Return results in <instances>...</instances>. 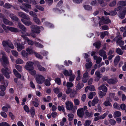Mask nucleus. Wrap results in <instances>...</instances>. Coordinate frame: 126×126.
I'll use <instances>...</instances> for the list:
<instances>
[{"instance_id":"f257e3e1","label":"nucleus","mask_w":126,"mask_h":126,"mask_svg":"<svg viewBox=\"0 0 126 126\" xmlns=\"http://www.w3.org/2000/svg\"><path fill=\"white\" fill-rule=\"evenodd\" d=\"M1 53L2 56L1 58H0V61L2 65L4 68H5L6 64H8L9 63L8 57L3 51H1Z\"/></svg>"},{"instance_id":"f03ea898","label":"nucleus","mask_w":126,"mask_h":126,"mask_svg":"<svg viewBox=\"0 0 126 126\" xmlns=\"http://www.w3.org/2000/svg\"><path fill=\"white\" fill-rule=\"evenodd\" d=\"M19 7L21 9L27 13L29 12V9H32L31 5L24 3H22V5H20Z\"/></svg>"},{"instance_id":"7ed1b4c3","label":"nucleus","mask_w":126,"mask_h":126,"mask_svg":"<svg viewBox=\"0 0 126 126\" xmlns=\"http://www.w3.org/2000/svg\"><path fill=\"white\" fill-rule=\"evenodd\" d=\"M66 108L67 110H71L72 112L74 113L76 111V110L74 108L73 103L70 101H68L65 103Z\"/></svg>"},{"instance_id":"20e7f679","label":"nucleus","mask_w":126,"mask_h":126,"mask_svg":"<svg viewBox=\"0 0 126 126\" xmlns=\"http://www.w3.org/2000/svg\"><path fill=\"white\" fill-rule=\"evenodd\" d=\"M5 68L1 69V72L5 77L7 79H9L10 78L9 75L11 73V71L6 67Z\"/></svg>"},{"instance_id":"39448f33","label":"nucleus","mask_w":126,"mask_h":126,"mask_svg":"<svg viewBox=\"0 0 126 126\" xmlns=\"http://www.w3.org/2000/svg\"><path fill=\"white\" fill-rule=\"evenodd\" d=\"M31 19L29 15H27L26 16L23 18H22L21 20L22 22L25 25L27 26L31 25L32 24V22L30 21Z\"/></svg>"},{"instance_id":"423d86ee","label":"nucleus","mask_w":126,"mask_h":126,"mask_svg":"<svg viewBox=\"0 0 126 126\" xmlns=\"http://www.w3.org/2000/svg\"><path fill=\"white\" fill-rule=\"evenodd\" d=\"M2 44L4 47H6L7 45L12 49H14V47L13 44L9 40L3 41L2 42Z\"/></svg>"},{"instance_id":"0eeeda50","label":"nucleus","mask_w":126,"mask_h":126,"mask_svg":"<svg viewBox=\"0 0 126 126\" xmlns=\"http://www.w3.org/2000/svg\"><path fill=\"white\" fill-rule=\"evenodd\" d=\"M36 80L38 83L41 84L44 82L45 78L42 76L41 75H39L37 76Z\"/></svg>"},{"instance_id":"6e6552de","label":"nucleus","mask_w":126,"mask_h":126,"mask_svg":"<svg viewBox=\"0 0 126 126\" xmlns=\"http://www.w3.org/2000/svg\"><path fill=\"white\" fill-rule=\"evenodd\" d=\"M18 26L19 28L22 30L21 33H22L25 34L26 32L27 29L26 27L23 25L21 23L18 22Z\"/></svg>"},{"instance_id":"1a4fd4ad","label":"nucleus","mask_w":126,"mask_h":126,"mask_svg":"<svg viewBox=\"0 0 126 126\" xmlns=\"http://www.w3.org/2000/svg\"><path fill=\"white\" fill-rule=\"evenodd\" d=\"M34 64L33 62H28L26 63V65H25L24 67L26 70H29L33 68V65Z\"/></svg>"},{"instance_id":"9d476101","label":"nucleus","mask_w":126,"mask_h":126,"mask_svg":"<svg viewBox=\"0 0 126 126\" xmlns=\"http://www.w3.org/2000/svg\"><path fill=\"white\" fill-rule=\"evenodd\" d=\"M98 54L100 56L103 57V60H105L107 59L106 53L104 50L103 49L100 50L98 51Z\"/></svg>"},{"instance_id":"9b49d317","label":"nucleus","mask_w":126,"mask_h":126,"mask_svg":"<svg viewBox=\"0 0 126 126\" xmlns=\"http://www.w3.org/2000/svg\"><path fill=\"white\" fill-rule=\"evenodd\" d=\"M77 113L78 116L80 118H82L84 114L83 108H82L79 109L77 110Z\"/></svg>"},{"instance_id":"f8f14e48","label":"nucleus","mask_w":126,"mask_h":126,"mask_svg":"<svg viewBox=\"0 0 126 126\" xmlns=\"http://www.w3.org/2000/svg\"><path fill=\"white\" fill-rule=\"evenodd\" d=\"M0 17L3 18V21L4 23L10 26L13 25V23L12 22L9 21L6 18H4V16L3 15H1Z\"/></svg>"},{"instance_id":"ddd939ff","label":"nucleus","mask_w":126,"mask_h":126,"mask_svg":"<svg viewBox=\"0 0 126 126\" xmlns=\"http://www.w3.org/2000/svg\"><path fill=\"white\" fill-rule=\"evenodd\" d=\"M118 81L117 79L116 78H111L107 80V82L110 84H114L116 83Z\"/></svg>"},{"instance_id":"4468645a","label":"nucleus","mask_w":126,"mask_h":126,"mask_svg":"<svg viewBox=\"0 0 126 126\" xmlns=\"http://www.w3.org/2000/svg\"><path fill=\"white\" fill-rule=\"evenodd\" d=\"M15 45H16L17 50L18 51H20L24 48V46L19 43L16 42L15 43Z\"/></svg>"},{"instance_id":"2eb2a0df","label":"nucleus","mask_w":126,"mask_h":126,"mask_svg":"<svg viewBox=\"0 0 126 126\" xmlns=\"http://www.w3.org/2000/svg\"><path fill=\"white\" fill-rule=\"evenodd\" d=\"M36 27L35 29H34L31 30L32 32L35 33H39L40 32V29L42 30L43 29V27L42 26L39 27L37 26Z\"/></svg>"},{"instance_id":"dca6fc26","label":"nucleus","mask_w":126,"mask_h":126,"mask_svg":"<svg viewBox=\"0 0 126 126\" xmlns=\"http://www.w3.org/2000/svg\"><path fill=\"white\" fill-rule=\"evenodd\" d=\"M101 19L104 23L105 24H107L110 22V20L109 19V18L106 16H102Z\"/></svg>"},{"instance_id":"f3484780","label":"nucleus","mask_w":126,"mask_h":126,"mask_svg":"<svg viewBox=\"0 0 126 126\" xmlns=\"http://www.w3.org/2000/svg\"><path fill=\"white\" fill-rule=\"evenodd\" d=\"M93 57L94 60H96V63L97 64H99L101 62L102 58L100 57H97L96 55H94V56Z\"/></svg>"},{"instance_id":"a211bd4d","label":"nucleus","mask_w":126,"mask_h":126,"mask_svg":"<svg viewBox=\"0 0 126 126\" xmlns=\"http://www.w3.org/2000/svg\"><path fill=\"white\" fill-rule=\"evenodd\" d=\"M98 89L99 90H102L104 92H106L107 91V88L103 84L100 86L98 88Z\"/></svg>"},{"instance_id":"6ab92c4d","label":"nucleus","mask_w":126,"mask_h":126,"mask_svg":"<svg viewBox=\"0 0 126 126\" xmlns=\"http://www.w3.org/2000/svg\"><path fill=\"white\" fill-rule=\"evenodd\" d=\"M9 16L12 20L15 21H17L19 20V18L13 13L10 14Z\"/></svg>"},{"instance_id":"aec40b11","label":"nucleus","mask_w":126,"mask_h":126,"mask_svg":"<svg viewBox=\"0 0 126 126\" xmlns=\"http://www.w3.org/2000/svg\"><path fill=\"white\" fill-rule=\"evenodd\" d=\"M63 73L66 76H70L72 74L71 70H69V71L67 70H65L63 72Z\"/></svg>"},{"instance_id":"412c9836","label":"nucleus","mask_w":126,"mask_h":126,"mask_svg":"<svg viewBox=\"0 0 126 126\" xmlns=\"http://www.w3.org/2000/svg\"><path fill=\"white\" fill-rule=\"evenodd\" d=\"M120 59V57L119 55L117 56L115 58L114 61V65L115 66L117 65L118 62H119Z\"/></svg>"},{"instance_id":"4be33fe9","label":"nucleus","mask_w":126,"mask_h":126,"mask_svg":"<svg viewBox=\"0 0 126 126\" xmlns=\"http://www.w3.org/2000/svg\"><path fill=\"white\" fill-rule=\"evenodd\" d=\"M84 84L81 82L79 83L76 86V89L77 90H79L84 86Z\"/></svg>"},{"instance_id":"5701e85b","label":"nucleus","mask_w":126,"mask_h":126,"mask_svg":"<svg viewBox=\"0 0 126 126\" xmlns=\"http://www.w3.org/2000/svg\"><path fill=\"white\" fill-rule=\"evenodd\" d=\"M85 116L86 117H91L93 115V113L92 112H89L87 110H86L85 112Z\"/></svg>"},{"instance_id":"b1692460","label":"nucleus","mask_w":126,"mask_h":126,"mask_svg":"<svg viewBox=\"0 0 126 126\" xmlns=\"http://www.w3.org/2000/svg\"><path fill=\"white\" fill-rule=\"evenodd\" d=\"M37 66L38 70L40 71H46V69L41 65L39 63L37 64Z\"/></svg>"},{"instance_id":"393cba45","label":"nucleus","mask_w":126,"mask_h":126,"mask_svg":"<svg viewBox=\"0 0 126 126\" xmlns=\"http://www.w3.org/2000/svg\"><path fill=\"white\" fill-rule=\"evenodd\" d=\"M13 72L15 76L18 78H20L21 77V75L15 69L13 70Z\"/></svg>"},{"instance_id":"a878e982","label":"nucleus","mask_w":126,"mask_h":126,"mask_svg":"<svg viewBox=\"0 0 126 126\" xmlns=\"http://www.w3.org/2000/svg\"><path fill=\"white\" fill-rule=\"evenodd\" d=\"M98 3L102 7H104L106 6L107 3L105 2V0H97Z\"/></svg>"},{"instance_id":"bb28decb","label":"nucleus","mask_w":126,"mask_h":126,"mask_svg":"<svg viewBox=\"0 0 126 126\" xmlns=\"http://www.w3.org/2000/svg\"><path fill=\"white\" fill-rule=\"evenodd\" d=\"M99 101V99L97 97H95L93 100L92 104V106H94L95 104L97 103Z\"/></svg>"},{"instance_id":"cd10ccee","label":"nucleus","mask_w":126,"mask_h":126,"mask_svg":"<svg viewBox=\"0 0 126 126\" xmlns=\"http://www.w3.org/2000/svg\"><path fill=\"white\" fill-rule=\"evenodd\" d=\"M18 16L21 17L22 18H24L26 16L28 15H27L24 13L22 12H19L17 13Z\"/></svg>"},{"instance_id":"c85d7f7f","label":"nucleus","mask_w":126,"mask_h":126,"mask_svg":"<svg viewBox=\"0 0 126 126\" xmlns=\"http://www.w3.org/2000/svg\"><path fill=\"white\" fill-rule=\"evenodd\" d=\"M122 38L121 35H117L113 40L112 41H116L117 42V41L121 40L122 39Z\"/></svg>"},{"instance_id":"c756f323","label":"nucleus","mask_w":126,"mask_h":126,"mask_svg":"<svg viewBox=\"0 0 126 126\" xmlns=\"http://www.w3.org/2000/svg\"><path fill=\"white\" fill-rule=\"evenodd\" d=\"M33 20L36 23L39 25L41 24L40 20L37 17V15H35L33 17Z\"/></svg>"},{"instance_id":"7c9ffc66","label":"nucleus","mask_w":126,"mask_h":126,"mask_svg":"<svg viewBox=\"0 0 126 126\" xmlns=\"http://www.w3.org/2000/svg\"><path fill=\"white\" fill-rule=\"evenodd\" d=\"M32 102L35 107H37L39 105V101L37 98H35V100L34 101H32Z\"/></svg>"},{"instance_id":"2f4dec72","label":"nucleus","mask_w":126,"mask_h":126,"mask_svg":"<svg viewBox=\"0 0 126 126\" xmlns=\"http://www.w3.org/2000/svg\"><path fill=\"white\" fill-rule=\"evenodd\" d=\"M116 43L117 45H118L121 47V48H122V47L123 46V45L124 44V42L123 41L121 40L119 41H117Z\"/></svg>"},{"instance_id":"473e14b6","label":"nucleus","mask_w":126,"mask_h":126,"mask_svg":"<svg viewBox=\"0 0 126 126\" xmlns=\"http://www.w3.org/2000/svg\"><path fill=\"white\" fill-rule=\"evenodd\" d=\"M92 65V63L91 62H89L85 64L86 68V69H87V70L86 71H88V69H89L91 68Z\"/></svg>"},{"instance_id":"72a5a7b5","label":"nucleus","mask_w":126,"mask_h":126,"mask_svg":"<svg viewBox=\"0 0 126 126\" xmlns=\"http://www.w3.org/2000/svg\"><path fill=\"white\" fill-rule=\"evenodd\" d=\"M100 34V37L102 39H103L105 36L108 35L109 32L107 31H105L104 32L101 33Z\"/></svg>"},{"instance_id":"f704fd0d","label":"nucleus","mask_w":126,"mask_h":126,"mask_svg":"<svg viewBox=\"0 0 126 126\" xmlns=\"http://www.w3.org/2000/svg\"><path fill=\"white\" fill-rule=\"evenodd\" d=\"M8 29L12 32H18V29L16 28L8 26Z\"/></svg>"},{"instance_id":"c9c22d12","label":"nucleus","mask_w":126,"mask_h":126,"mask_svg":"<svg viewBox=\"0 0 126 126\" xmlns=\"http://www.w3.org/2000/svg\"><path fill=\"white\" fill-rule=\"evenodd\" d=\"M121 115V113L120 112L117 111L115 112L113 114V116L114 118L119 117Z\"/></svg>"},{"instance_id":"e433bc0d","label":"nucleus","mask_w":126,"mask_h":126,"mask_svg":"<svg viewBox=\"0 0 126 126\" xmlns=\"http://www.w3.org/2000/svg\"><path fill=\"white\" fill-rule=\"evenodd\" d=\"M95 74L97 77L99 78V79H95V81L96 80L97 81H98L99 80V79L101 77L100 72L99 71H96Z\"/></svg>"},{"instance_id":"4c0bfd02","label":"nucleus","mask_w":126,"mask_h":126,"mask_svg":"<svg viewBox=\"0 0 126 126\" xmlns=\"http://www.w3.org/2000/svg\"><path fill=\"white\" fill-rule=\"evenodd\" d=\"M109 100H106L103 103L104 105H105V106H109L110 107L112 106V105L111 103L109 101Z\"/></svg>"},{"instance_id":"58836bf2","label":"nucleus","mask_w":126,"mask_h":126,"mask_svg":"<svg viewBox=\"0 0 126 126\" xmlns=\"http://www.w3.org/2000/svg\"><path fill=\"white\" fill-rule=\"evenodd\" d=\"M29 70V73L32 75L34 76L35 75L36 73V71L33 69V68H32V69Z\"/></svg>"},{"instance_id":"ea45409f","label":"nucleus","mask_w":126,"mask_h":126,"mask_svg":"<svg viewBox=\"0 0 126 126\" xmlns=\"http://www.w3.org/2000/svg\"><path fill=\"white\" fill-rule=\"evenodd\" d=\"M15 66L16 69L19 72H21L22 69V66L16 64L15 65Z\"/></svg>"},{"instance_id":"a19ab883","label":"nucleus","mask_w":126,"mask_h":126,"mask_svg":"<svg viewBox=\"0 0 126 126\" xmlns=\"http://www.w3.org/2000/svg\"><path fill=\"white\" fill-rule=\"evenodd\" d=\"M16 63L17 64H20L24 63V62L23 60L20 58L17 59L15 61Z\"/></svg>"},{"instance_id":"79ce46f5","label":"nucleus","mask_w":126,"mask_h":126,"mask_svg":"<svg viewBox=\"0 0 126 126\" xmlns=\"http://www.w3.org/2000/svg\"><path fill=\"white\" fill-rule=\"evenodd\" d=\"M28 44L30 46H33L35 44V42L30 39L29 38L27 41Z\"/></svg>"},{"instance_id":"37998d69","label":"nucleus","mask_w":126,"mask_h":126,"mask_svg":"<svg viewBox=\"0 0 126 126\" xmlns=\"http://www.w3.org/2000/svg\"><path fill=\"white\" fill-rule=\"evenodd\" d=\"M95 94L96 93L95 92H90L88 95V97L90 99H92Z\"/></svg>"},{"instance_id":"c03bdc74","label":"nucleus","mask_w":126,"mask_h":126,"mask_svg":"<svg viewBox=\"0 0 126 126\" xmlns=\"http://www.w3.org/2000/svg\"><path fill=\"white\" fill-rule=\"evenodd\" d=\"M67 116L68 117V120L69 121H72L74 117V115L72 113H69L68 114Z\"/></svg>"},{"instance_id":"a18cd8bd","label":"nucleus","mask_w":126,"mask_h":126,"mask_svg":"<svg viewBox=\"0 0 126 126\" xmlns=\"http://www.w3.org/2000/svg\"><path fill=\"white\" fill-rule=\"evenodd\" d=\"M116 52L118 54L121 55L123 54V52L120 48H117L116 49Z\"/></svg>"},{"instance_id":"49530a36","label":"nucleus","mask_w":126,"mask_h":126,"mask_svg":"<svg viewBox=\"0 0 126 126\" xmlns=\"http://www.w3.org/2000/svg\"><path fill=\"white\" fill-rule=\"evenodd\" d=\"M106 92H103L102 91H100L99 93L98 94L101 98H102L103 97L105 96L106 95Z\"/></svg>"},{"instance_id":"de8ad7c7","label":"nucleus","mask_w":126,"mask_h":126,"mask_svg":"<svg viewBox=\"0 0 126 126\" xmlns=\"http://www.w3.org/2000/svg\"><path fill=\"white\" fill-rule=\"evenodd\" d=\"M43 100L44 102H48L51 101V97L49 96H48L47 97V98H44L43 99Z\"/></svg>"},{"instance_id":"09e8293b","label":"nucleus","mask_w":126,"mask_h":126,"mask_svg":"<svg viewBox=\"0 0 126 126\" xmlns=\"http://www.w3.org/2000/svg\"><path fill=\"white\" fill-rule=\"evenodd\" d=\"M100 43L99 42H97L94 43L93 45L94 46H95V47L99 48L100 47Z\"/></svg>"},{"instance_id":"8fccbe9b","label":"nucleus","mask_w":126,"mask_h":126,"mask_svg":"<svg viewBox=\"0 0 126 126\" xmlns=\"http://www.w3.org/2000/svg\"><path fill=\"white\" fill-rule=\"evenodd\" d=\"M33 53L34 54L35 56L38 58H39L40 59H42L43 58V57L41 55H40L35 51Z\"/></svg>"},{"instance_id":"3c124183","label":"nucleus","mask_w":126,"mask_h":126,"mask_svg":"<svg viewBox=\"0 0 126 126\" xmlns=\"http://www.w3.org/2000/svg\"><path fill=\"white\" fill-rule=\"evenodd\" d=\"M66 86L67 88H70L73 86V84L72 82H67Z\"/></svg>"},{"instance_id":"603ef678","label":"nucleus","mask_w":126,"mask_h":126,"mask_svg":"<svg viewBox=\"0 0 126 126\" xmlns=\"http://www.w3.org/2000/svg\"><path fill=\"white\" fill-rule=\"evenodd\" d=\"M26 51L29 54H31L34 52V51L32 50V48L28 47L26 48Z\"/></svg>"},{"instance_id":"864d4df0","label":"nucleus","mask_w":126,"mask_h":126,"mask_svg":"<svg viewBox=\"0 0 126 126\" xmlns=\"http://www.w3.org/2000/svg\"><path fill=\"white\" fill-rule=\"evenodd\" d=\"M21 53L22 56L25 57H27L28 55V53L24 50H22Z\"/></svg>"},{"instance_id":"5fc2aeb1","label":"nucleus","mask_w":126,"mask_h":126,"mask_svg":"<svg viewBox=\"0 0 126 126\" xmlns=\"http://www.w3.org/2000/svg\"><path fill=\"white\" fill-rule=\"evenodd\" d=\"M2 26L5 32H9V29H8V26H6L4 25H2Z\"/></svg>"},{"instance_id":"6e6d98bb","label":"nucleus","mask_w":126,"mask_h":126,"mask_svg":"<svg viewBox=\"0 0 126 126\" xmlns=\"http://www.w3.org/2000/svg\"><path fill=\"white\" fill-rule=\"evenodd\" d=\"M83 7L85 10H91L92 8L91 6L88 5H84Z\"/></svg>"},{"instance_id":"4d7b16f0","label":"nucleus","mask_w":126,"mask_h":126,"mask_svg":"<svg viewBox=\"0 0 126 126\" xmlns=\"http://www.w3.org/2000/svg\"><path fill=\"white\" fill-rule=\"evenodd\" d=\"M34 45L35 46L38 47L40 48H43V46L42 45L39 43L36 42H35Z\"/></svg>"},{"instance_id":"13d9d810","label":"nucleus","mask_w":126,"mask_h":126,"mask_svg":"<svg viewBox=\"0 0 126 126\" xmlns=\"http://www.w3.org/2000/svg\"><path fill=\"white\" fill-rule=\"evenodd\" d=\"M58 109L60 111H61L62 110L63 112L65 111V110L63 105H62L61 106H58Z\"/></svg>"},{"instance_id":"bf43d9fd","label":"nucleus","mask_w":126,"mask_h":126,"mask_svg":"<svg viewBox=\"0 0 126 126\" xmlns=\"http://www.w3.org/2000/svg\"><path fill=\"white\" fill-rule=\"evenodd\" d=\"M55 82L58 84L60 85L61 83V80L59 78H57L55 79Z\"/></svg>"},{"instance_id":"052dcab7","label":"nucleus","mask_w":126,"mask_h":126,"mask_svg":"<svg viewBox=\"0 0 126 126\" xmlns=\"http://www.w3.org/2000/svg\"><path fill=\"white\" fill-rule=\"evenodd\" d=\"M4 78L3 75L0 74V82L2 84H3L4 82Z\"/></svg>"},{"instance_id":"680f3d73","label":"nucleus","mask_w":126,"mask_h":126,"mask_svg":"<svg viewBox=\"0 0 126 126\" xmlns=\"http://www.w3.org/2000/svg\"><path fill=\"white\" fill-rule=\"evenodd\" d=\"M0 114L4 118H6L7 117V115L5 112L4 111H1L0 113Z\"/></svg>"},{"instance_id":"e2e57ef3","label":"nucleus","mask_w":126,"mask_h":126,"mask_svg":"<svg viewBox=\"0 0 126 126\" xmlns=\"http://www.w3.org/2000/svg\"><path fill=\"white\" fill-rule=\"evenodd\" d=\"M110 124L112 125H115L116 123V121L113 119H110L109 120Z\"/></svg>"},{"instance_id":"0e129e2a","label":"nucleus","mask_w":126,"mask_h":126,"mask_svg":"<svg viewBox=\"0 0 126 126\" xmlns=\"http://www.w3.org/2000/svg\"><path fill=\"white\" fill-rule=\"evenodd\" d=\"M113 106V107L114 108L117 109L118 110L120 109V105L117 103H114Z\"/></svg>"},{"instance_id":"69168bd1","label":"nucleus","mask_w":126,"mask_h":126,"mask_svg":"<svg viewBox=\"0 0 126 126\" xmlns=\"http://www.w3.org/2000/svg\"><path fill=\"white\" fill-rule=\"evenodd\" d=\"M70 76L69 81L70 82L73 81L74 80L75 77V76L74 75H71Z\"/></svg>"},{"instance_id":"338daca9","label":"nucleus","mask_w":126,"mask_h":126,"mask_svg":"<svg viewBox=\"0 0 126 126\" xmlns=\"http://www.w3.org/2000/svg\"><path fill=\"white\" fill-rule=\"evenodd\" d=\"M91 123V121L90 120H86L84 124V126H89Z\"/></svg>"},{"instance_id":"774afa93","label":"nucleus","mask_w":126,"mask_h":126,"mask_svg":"<svg viewBox=\"0 0 126 126\" xmlns=\"http://www.w3.org/2000/svg\"><path fill=\"white\" fill-rule=\"evenodd\" d=\"M0 126H10V125L7 123L3 122L0 123Z\"/></svg>"}]
</instances>
